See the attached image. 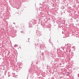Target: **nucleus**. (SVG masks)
I'll list each match as a JSON object with an SVG mask.
<instances>
[{"label":"nucleus","mask_w":79,"mask_h":79,"mask_svg":"<svg viewBox=\"0 0 79 79\" xmlns=\"http://www.w3.org/2000/svg\"><path fill=\"white\" fill-rule=\"evenodd\" d=\"M6 72H7L5 70L4 71V72L2 74H1L0 75V76L1 78H4V77H6Z\"/></svg>","instance_id":"obj_1"},{"label":"nucleus","mask_w":79,"mask_h":79,"mask_svg":"<svg viewBox=\"0 0 79 79\" xmlns=\"http://www.w3.org/2000/svg\"><path fill=\"white\" fill-rule=\"evenodd\" d=\"M36 34L38 36H40L41 35V32L40 31H36Z\"/></svg>","instance_id":"obj_2"},{"label":"nucleus","mask_w":79,"mask_h":79,"mask_svg":"<svg viewBox=\"0 0 79 79\" xmlns=\"http://www.w3.org/2000/svg\"><path fill=\"white\" fill-rule=\"evenodd\" d=\"M11 35L12 37H15L16 36V34L15 33H12Z\"/></svg>","instance_id":"obj_3"},{"label":"nucleus","mask_w":79,"mask_h":79,"mask_svg":"<svg viewBox=\"0 0 79 79\" xmlns=\"http://www.w3.org/2000/svg\"><path fill=\"white\" fill-rule=\"evenodd\" d=\"M29 24H30L31 25H34V24H37V23L36 22H33L32 21H31L30 22H29Z\"/></svg>","instance_id":"obj_4"},{"label":"nucleus","mask_w":79,"mask_h":79,"mask_svg":"<svg viewBox=\"0 0 79 79\" xmlns=\"http://www.w3.org/2000/svg\"><path fill=\"white\" fill-rule=\"evenodd\" d=\"M21 32L22 34H24V31H21Z\"/></svg>","instance_id":"obj_5"},{"label":"nucleus","mask_w":79,"mask_h":79,"mask_svg":"<svg viewBox=\"0 0 79 79\" xmlns=\"http://www.w3.org/2000/svg\"><path fill=\"white\" fill-rule=\"evenodd\" d=\"M64 6H62L60 8V9H64Z\"/></svg>","instance_id":"obj_6"},{"label":"nucleus","mask_w":79,"mask_h":79,"mask_svg":"<svg viewBox=\"0 0 79 79\" xmlns=\"http://www.w3.org/2000/svg\"><path fill=\"white\" fill-rule=\"evenodd\" d=\"M70 20L71 21V22H73V19H70Z\"/></svg>","instance_id":"obj_7"},{"label":"nucleus","mask_w":79,"mask_h":79,"mask_svg":"<svg viewBox=\"0 0 79 79\" xmlns=\"http://www.w3.org/2000/svg\"><path fill=\"white\" fill-rule=\"evenodd\" d=\"M2 68H3V69H4L5 67L3 66H2Z\"/></svg>","instance_id":"obj_8"},{"label":"nucleus","mask_w":79,"mask_h":79,"mask_svg":"<svg viewBox=\"0 0 79 79\" xmlns=\"http://www.w3.org/2000/svg\"><path fill=\"white\" fill-rule=\"evenodd\" d=\"M10 77V75H8V77Z\"/></svg>","instance_id":"obj_9"},{"label":"nucleus","mask_w":79,"mask_h":79,"mask_svg":"<svg viewBox=\"0 0 79 79\" xmlns=\"http://www.w3.org/2000/svg\"><path fill=\"white\" fill-rule=\"evenodd\" d=\"M63 13H65V11H63Z\"/></svg>","instance_id":"obj_10"},{"label":"nucleus","mask_w":79,"mask_h":79,"mask_svg":"<svg viewBox=\"0 0 79 79\" xmlns=\"http://www.w3.org/2000/svg\"><path fill=\"white\" fill-rule=\"evenodd\" d=\"M17 13V14H19V13H18V12Z\"/></svg>","instance_id":"obj_11"},{"label":"nucleus","mask_w":79,"mask_h":79,"mask_svg":"<svg viewBox=\"0 0 79 79\" xmlns=\"http://www.w3.org/2000/svg\"><path fill=\"white\" fill-rule=\"evenodd\" d=\"M19 47V48H21V47Z\"/></svg>","instance_id":"obj_12"},{"label":"nucleus","mask_w":79,"mask_h":79,"mask_svg":"<svg viewBox=\"0 0 79 79\" xmlns=\"http://www.w3.org/2000/svg\"><path fill=\"white\" fill-rule=\"evenodd\" d=\"M35 45H37V44H35Z\"/></svg>","instance_id":"obj_13"},{"label":"nucleus","mask_w":79,"mask_h":79,"mask_svg":"<svg viewBox=\"0 0 79 79\" xmlns=\"http://www.w3.org/2000/svg\"><path fill=\"white\" fill-rule=\"evenodd\" d=\"M13 77H14V75H13Z\"/></svg>","instance_id":"obj_14"},{"label":"nucleus","mask_w":79,"mask_h":79,"mask_svg":"<svg viewBox=\"0 0 79 79\" xmlns=\"http://www.w3.org/2000/svg\"><path fill=\"white\" fill-rule=\"evenodd\" d=\"M27 79H28V77H27Z\"/></svg>","instance_id":"obj_15"},{"label":"nucleus","mask_w":79,"mask_h":79,"mask_svg":"<svg viewBox=\"0 0 79 79\" xmlns=\"http://www.w3.org/2000/svg\"><path fill=\"white\" fill-rule=\"evenodd\" d=\"M8 74H9V72H8Z\"/></svg>","instance_id":"obj_16"},{"label":"nucleus","mask_w":79,"mask_h":79,"mask_svg":"<svg viewBox=\"0 0 79 79\" xmlns=\"http://www.w3.org/2000/svg\"><path fill=\"white\" fill-rule=\"evenodd\" d=\"M14 24H15V23H14Z\"/></svg>","instance_id":"obj_17"},{"label":"nucleus","mask_w":79,"mask_h":79,"mask_svg":"<svg viewBox=\"0 0 79 79\" xmlns=\"http://www.w3.org/2000/svg\"><path fill=\"white\" fill-rule=\"evenodd\" d=\"M24 0H23V1H24Z\"/></svg>","instance_id":"obj_18"},{"label":"nucleus","mask_w":79,"mask_h":79,"mask_svg":"<svg viewBox=\"0 0 79 79\" xmlns=\"http://www.w3.org/2000/svg\"><path fill=\"white\" fill-rule=\"evenodd\" d=\"M30 38H28V39H29Z\"/></svg>","instance_id":"obj_19"},{"label":"nucleus","mask_w":79,"mask_h":79,"mask_svg":"<svg viewBox=\"0 0 79 79\" xmlns=\"http://www.w3.org/2000/svg\"><path fill=\"white\" fill-rule=\"evenodd\" d=\"M28 42H29V40H28Z\"/></svg>","instance_id":"obj_20"},{"label":"nucleus","mask_w":79,"mask_h":79,"mask_svg":"<svg viewBox=\"0 0 79 79\" xmlns=\"http://www.w3.org/2000/svg\"><path fill=\"white\" fill-rule=\"evenodd\" d=\"M50 39H49V40H50Z\"/></svg>","instance_id":"obj_21"},{"label":"nucleus","mask_w":79,"mask_h":79,"mask_svg":"<svg viewBox=\"0 0 79 79\" xmlns=\"http://www.w3.org/2000/svg\"><path fill=\"white\" fill-rule=\"evenodd\" d=\"M1 59V58H0V59Z\"/></svg>","instance_id":"obj_22"},{"label":"nucleus","mask_w":79,"mask_h":79,"mask_svg":"<svg viewBox=\"0 0 79 79\" xmlns=\"http://www.w3.org/2000/svg\"><path fill=\"white\" fill-rule=\"evenodd\" d=\"M1 59V58H0V59Z\"/></svg>","instance_id":"obj_23"},{"label":"nucleus","mask_w":79,"mask_h":79,"mask_svg":"<svg viewBox=\"0 0 79 79\" xmlns=\"http://www.w3.org/2000/svg\"><path fill=\"white\" fill-rule=\"evenodd\" d=\"M78 52H79V51H78Z\"/></svg>","instance_id":"obj_24"}]
</instances>
